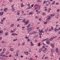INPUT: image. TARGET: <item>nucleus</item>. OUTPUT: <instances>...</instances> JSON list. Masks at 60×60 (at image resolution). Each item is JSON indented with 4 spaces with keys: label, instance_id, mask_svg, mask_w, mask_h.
<instances>
[{
    "label": "nucleus",
    "instance_id": "nucleus-1",
    "mask_svg": "<svg viewBox=\"0 0 60 60\" xmlns=\"http://www.w3.org/2000/svg\"><path fill=\"white\" fill-rule=\"evenodd\" d=\"M46 4L47 5H48L50 4V1H46Z\"/></svg>",
    "mask_w": 60,
    "mask_h": 60
},
{
    "label": "nucleus",
    "instance_id": "nucleus-2",
    "mask_svg": "<svg viewBox=\"0 0 60 60\" xmlns=\"http://www.w3.org/2000/svg\"><path fill=\"white\" fill-rule=\"evenodd\" d=\"M29 22V21L27 20L26 21V22H25L24 25H27V24Z\"/></svg>",
    "mask_w": 60,
    "mask_h": 60
},
{
    "label": "nucleus",
    "instance_id": "nucleus-3",
    "mask_svg": "<svg viewBox=\"0 0 60 60\" xmlns=\"http://www.w3.org/2000/svg\"><path fill=\"white\" fill-rule=\"evenodd\" d=\"M39 33H44V31H43V30H41H41L40 29H39Z\"/></svg>",
    "mask_w": 60,
    "mask_h": 60
},
{
    "label": "nucleus",
    "instance_id": "nucleus-4",
    "mask_svg": "<svg viewBox=\"0 0 60 60\" xmlns=\"http://www.w3.org/2000/svg\"><path fill=\"white\" fill-rule=\"evenodd\" d=\"M32 29L31 27L30 28L28 29V31H29V32H30V31H32Z\"/></svg>",
    "mask_w": 60,
    "mask_h": 60
},
{
    "label": "nucleus",
    "instance_id": "nucleus-5",
    "mask_svg": "<svg viewBox=\"0 0 60 60\" xmlns=\"http://www.w3.org/2000/svg\"><path fill=\"white\" fill-rule=\"evenodd\" d=\"M51 52L52 53H54V50L52 49H51Z\"/></svg>",
    "mask_w": 60,
    "mask_h": 60
},
{
    "label": "nucleus",
    "instance_id": "nucleus-6",
    "mask_svg": "<svg viewBox=\"0 0 60 60\" xmlns=\"http://www.w3.org/2000/svg\"><path fill=\"white\" fill-rule=\"evenodd\" d=\"M47 44H48L49 45V44L50 43V42L49 41V40H47Z\"/></svg>",
    "mask_w": 60,
    "mask_h": 60
},
{
    "label": "nucleus",
    "instance_id": "nucleus-7",
    "mask_svg": "<svg viewBox=\"0 0 60 60\" xmlns=\"http://www.w3.org/2000/svg\"><path fill=\"white\" fill-rule=\"evenodd\" d=\"M7 10V8H5L4 9V11L6 12Z\"/></svg>",
    "mask_w": 60,
    "mask_h": 60
},
{
    "label": "nucleus",
    "instance_id": "nucleus-8",
    "mask_svg": "<svg viewBox=\"0 0 60 60\" xmlns=\"http://www.w3.org/2000/svg\"><path fill=\"white\" fill-rule=\"evenodd\" d=\"M24 53H25L26 55H28V52H24Z\"/></svg>",
    "mask_w": 60,
    "mask_h": 60
},
{
    "label": "nucleus",
    "instance_id": "nucleus-9",
    "mask_svg": "<svg viewBox=\"0 0 60 60\" xmlns=\"http://www.w3.org/2000/svg\"><path fill=\"white\" fill-rule=\"evenodd\" d=\"M30 43L31 44L30 45L31 46H33L34 45V44L32 43V41L30 42Z\"/></svg>",
    "mask_w": 60,
    "mask_h": 60
},
{
    "label": "nucleus",
    "instance_id": "nucleus-10",
    "mask_svg": "<svg viewBox=\"0 0 60 60\" xmlns=\"http://www.w3.org/2000/svg\"><path fill=\"white\" fill-rule=\"evenodd\" d=\"M56 52L58 53V49L57 48L56 49Z\"/></svg>",
    "mask_w": 60,
    "mask_h": 60
},
{
    "label": "nucleus",
    "instance_id": "nucleus-11",
    "mask_svg": "<svg viewBox=\"0 0 60 60\" xmlns=\"http://www.w3.org/2000/svg\"><path fill=\"white\" fill-rule=\"evenodd\" d=\"M4 14L3 12H1L0 13V15H2L3 14Z\"/></svg>",
    "mask_w": 60,
    "mask_h": 60
},
{
    "label": "nucleus",
    "instance_id": "nucleus-12",
    "mask_svg": "<svg viewBox=\"0 0 60 60\" xmlns=\"http://www.w3.org/2000/svg\"><path fill=\"white\" fill-rule=\"evenodd\" d=\"M30 26V24H29L27 26V28H29V26Z\"/></svg>",
    "mask_w": 60,
    "mask_h": 60
},
{
    "label": "nucleus",
    "instance_id": "nucleus-13",
    "mask_svg": "<svg viewBox=\"0 0 60 60\" xmlns=\"http://www.w3.org/2000/svg\"><path fill=\"white\" fill-rule=\"evenodd\" d=\"M51 46L52 47V48H54V45L53 44H51Z\"/></svg>",
    "mask_w": 60,
    "mask_h": 60
},
{
    "label": "nucleus",
    "instance_id": "nucleus-14",
    "mask_svg": "<svg viewBox=\"0 0 60 60\" xmlns=\"http://www.w3.org/2000/svg\"><path fill=\"white\" fill-rule=\"evenodd\" d=\"M3 33V31L2 30H0V34H2Z\"/></svg>",
    "mask_w": 60,
    "mask_h": 60
},
{
    "label": "nucleus",
    "instance_id": "nucleus-15",
    "mask_svg": "<svg viewBox=\"0 0 60 60\" xmlns=\"http://www.w3.org/2000/svg\"><path fill=\"white\" fill-rule=\"evenodd\" d=\"M55 15V14H53L52 15H51L50 16H51V17H53V16H54Z\"/></svg>",
    "mask_w": 60,
    "mask_h": 60
},
{
    "label": "nucleus",
    "instance_id": "nucleus-16",
    "mask_svg": "<svg viewBox=\"0 0 60 60\" xmlns=\"http://www.w3.org/2000/svg\"><path fill=\"white\" fill-rule=\"evenodd\" d=\"M22 22L25 23L26 22V20L25 19H24L22 21Z\"/></svg>",
    "mask_w": 60,
    "mask_h": 60
},
{
    "label": "nucleus",
    "instance_id": "nucleus-17",
    "mask_svg": "<svg viewBox=\"0 0 60 60\" xmlns=\"http://www.w3.org/2000/svg\"><path fill=\"white\" fill-rule=\"evenodd\" d=\"M17 39H13V41H17Z\"/></svg>",
    "mask_w": 60,
    "mask_h": 60
},
{
    "label": "nucleus",
    "instance_id": "nucleus-18",
    "mask_svg": "<svg viewBox=\"0 0 60 60\" xmlns=\"http://www.w3.org/2000/svg\"><path fill=\"white\" fill-rule=\"evenodd\" d=\"M32 14H33V13H32V12H31L29 13V15H30L31 14L32 15Z\"/></svg>",
    "mask_w": 60,
    "mask_h": 60
},
{
    "label": "nucleus",
    "instance_id": "nucleus-19",
    "mask_svg": "<svg viewBox=\"0 0 60 60\" xmlns=\"http://www.w3.org/2000/svg\"><path fill=\"white\" fill-rule=\"evenodd\" d=\"M10 50H11V51H12L13 50V49L12 48H11L10 49Z\"/></svg>",
    "mask_w": 60,
    "mask_h": 60
},
{
    "label": "nucleus",
    "instance_id": "nucleus-20",
    "mask_svg": "<svg viewBox=\"0 0 60 60\" xmlns=\"http://www.w3.org/2000/svg\"><path fill=\"white\" fill-rule=\"evenodd\" d=\"M8 33L7 32L5 33V35H8Z\"/></svg>",
    "mask_w": 60,
    "mask_h": 60
},
{
    "label": "nucleus",
    "instance_id": "nucleus-21",
    "mask_svg": "<svg viewBox=\"0 0 60 60\" xmlns=\"http://www.w3.org/2000/svg\"><path fill=\"white\" fill-rule=\"evenodd\" d=\"M20 20H22V17H20L19 18Z\"/></svg>",
    "mask_w": 60,
    "mask_h": 60
},
{
    "label": "nucleus",
    "instance_id": "nucleus-22",
    "mask_svg": "<svg viewBox=\"0 0 60 60\" xmlns=\"http://www.w3.org/2000/svg\"><path fill=\"white\" fill-rule=\"evenodd\" d=\"M51 18V17H50V16H49L48 17V19H50Z\"/></svg>",
    "mask_w": 60,
    "mask_h": 60
},
{
    "label": "nucleus",
    "instance_id": "nucleus-23",
    "mask_svg": "<svg viewBox=\"0 0 60 60\" xmlns=\"http://www.w3.org/2000/svg\"><path fill=\"white\" fill-rule=\"evenodd\" d=\"M54 31L55 32H56L57 31V30L56 29V27L54 29Z\"/></svg>",
    "mask_w": 60,
    "mask_h": 60
},
{
    "label": "nucleus",
    "instance_id": "nucleus-24",
    "mask_svg": "<svg viewBox=\"0 0 60 60\" xmlns=\"http://www.w3.org/2000/svg\"><path fill=\"white\" fill-rule=\"evenodd\" d=\"M53 40V38H50L49 41H51Z\"/></svg>",
    "mask_w": 60,
    "mask_h": 60
},
{
    "label": "nucleus",
    "instance_id": "nucleus-25",
    "mask_svg": "<svg viewBox=\"0 0 60 60\" xmlns=\"http://www.w3.org/2000/svg\"><path fill=\"white\" fill-rule=\"evenodd\" d=\"M53 40V38H50L49 41H51Z\"/></svg>",
    "mask_w": 60,
    "mask_h": 60
},
{
    "label": "nucleus",
    "instance_id": "nucleus-26",
    "mask_svg": "<svg viewBox=\"0 0 60 60\" xmlns=\"http://www.w3.org/2000/svg\"><path fill=\"white\" fill-rule=\"evenodd\" d=\"M24 6V5L23 4H22L21 6V7H23V6Z\"/></svg>",
    "mask_w": 60,
    "mask_h": 60
},
{
    "label": "nucleus",
    "instance_id": "nucleus-27",
    "mask_svg": "<svg viewBox=\"0 0 60 60\" xmlns=\"http://www.w3.org/2000/svg\"><path fill=\"white\" fill-rule=\"evenodd\" d=\"M38 34L40 36L42 35V33H39Z\"/></svg>",
    "mask_w": 60,
    "mask_h": 60
},
{
    "label": "nucleus",
    "instance_id": "nucleus-28",
    "mask_svg": "<svg viewBox=\"0 0 60 60\" xmlns=\"http://www.w3.org/2000/svg\"><path fill=\"white\" fill-rule=\"evenodd\" d=\"M25 44V42H24L22 43V46H24V45Z\"/></svg>",
    "mask_w": 60,
    "mask_h": 60
},
{
    "label": "nucleus",
    "instance_id": "nucleus-29",
    "mask_svg": "<svg viewBox=\"0 0 60 60\" xmlns=\"http://www.w3.org/2000/svg\"><path fill=\"white\" fill-rule=\"evenodd\" d=\"M49 31L50 32H51L52 31L51 29H50L49 30Z\"/></svg>",
    "mask_w": 60,
    "mask_h": 60
},
{
    "label": "nucleus",
    "instance_id": "nucleus-30",
    "mask_svg": "<svg viewBox=\"0 0 60 60\" xmlns=\"http://www.w3.org/2000/svg\"><path fill=\"white\" fill-rule=\"evenodd\" d=\"M25 38L26 39H27L28 38V37L26 36V37H25Z\"/></svg>",
    "mask_w": 60,
    "mask_h": 60
},
{
    "label": "nucleus",
    "instance_id": "nucleus-31",
    "mask_svg": "<svg viewBox=\"0 0 60 60\" xmlns=\"http://www.w3.org/2000/svg\"><path fill=\"white\" fill-rule=\"evenodd\" d=\"M43 15H44L45 16V15L46 14L45 13H44L42 14Z\"/></svg>",
    "mask_w": 60,
    "mask_h": 60
},
{
    "label": "nucleus",
    "instance_id": "nucleus-32",
    "mask_svg": "<svg viewBox=\"0 0 60 60\" xmlns=\"http://www.w3.org/2000/svg\"><path fill=\"white\" fill-rule=\"evenodd\" d=\"M42 51V49H41L40 50V53Z\"/></svg>",
    "mask_w": 60,
    "mask_h": 60
},
{
    "label": "nucleus",
    "instance_id": "nucleus-33",
    "mask_svg": "<svg viewBox=\"0 0 60 60\" xmlns=\"http://www.w3.org/2000/svg\"><path fill=\"white\" fill-rule=\"evenodd\" d=\"M51 29L52 30H54V29H53V27H51Z\"/></svg>",
    "mask_w": 60,
    "mask_h": 60
},
{
    "label": "nucleus",
    "instance_id": "nucleus-34",
    "mask_svg": "<svg viewBox=\"0 0 60 60\" xmlns=\"http://www.w3.org/2000/svg\"><path fill=\"white\" fill-rule=\"evenodd\" d=\"M28 7H30V4H28Z\"/></svg>",
    "mask_w": 60,
    "mask_h": 60
},
{
    "label": "nucleus",
    "instance_id": "nucleus-35",
    "mask_svg": "<svg viewBox=\"0 0 60 60\" xmlns=\"http://www.w3.org/2000/svg\"><path fill=\"white\" fill-rule=\"evenodd\" d=\"M30 9V8L29 7H28L26 8V10H28V9Z\"/></svg>",
    "mask_w": 60,
    "mask_h": 60
},
{
    "label": "nucleus",
    "instance_id": "nucleus-36",
    "mask_svg": "<svg viewBox=\"0 0 60 60\" xmlns=\"http://www.w3.org/2000/svg\"><path fill=\"white\" fill-rule=\"evenodd\" d=\"M12 11H15V9H14V8H12Z\"/></svg>",
    "mask_w": 60,
    "mask_h": 60
},
{
    "label": "nucleus",
    "instance_id": "nucleus-37",
    "mask_svg": "<svg viewBox=\"0 0 60 60\" xmlns=\"http://www.w3.org/2000/svg\"><path fill=\"white\" fill-rule=\"evenodd\" d=\"M38 46H40V45H41V44H40V43H39L38 44Z\"/></svg>",
    "mask_w": 60,
    "mask_h": 60
},
{
    "label": "nucleus",
    "instance_id": "nucleus-38",
    "mask_svg": "<svg viewBox=\"0 0 60 60\" xmlns=\"http://www.w3.org/2000/svg\"><path fill=\"white\" fill-rule=\"evenodd\" d=\"M4 51H3L2 52V54H4Z\"/></svg>",
    "mask_w": 60,
    "mask_h": 60
},
{
    "label": "nucleus",
    "instance_id": "nucleus-39",
    "mask_svg": "<svg viewBox=\"0 0 60 60\" xmlns=\"http://www.w3.org/2000/svg\"><path fill=\"white\" fill-rule=\"evenodd\" d=\"M37 1L38 2H40V3H41V1H40L39 0H37Z\"/></svg>",
    "mask_w": 60,
    "mask_h": 60
},
{
    "label": "nucleus",
    "instance_id": "nucleus-40",
    "mask_svg": "<svg viewBox=\"0 0 60 60\" xmlns=\"http://www.w3.org/2000/svg\"><path fill=\"white\" fill-rule=\"evenodd\" d=\"M38 4H37L35 5H34V6H38Z\"/></svg>",
    "mask_w": 60,
    "mask_h": 60
},
{
    "label": "nucleus",
    "instance_id": "nucleus-41",
    "mask_svg": "<svg viewBox=\"0 0 60 60\" xmlns=\"http://www.w3.org/2000/svg\"><path fill=\"white\" fill-rule=\"evenodd\" d=\"M49 18L47 19H46L47 21H49Z\"/></svg>",
    "mask_w": 60,
    "mask_h": 60
},
{
    "label": "nucleus",
    "instance_id": "nucleus-42",
    "mask_svg": "<svg viewBox=\"0 0 60 60\" xmlns=\"http://www.w3.org/2000/svg\"><path fill=\"white\" fill-rule=\"evenodd\" d=\"M2 43H4V41H2Z\"/></svg>",
    "mask_w": 60,
    "mask_h": 60
},
{
    "label": "nucleus",
    "instance_id": "nucleus-43",
    "mask_svg": "<svg viewBox=\"0 0 60 60\" xmlns=\"http://www.w3.org/2000/svg\"><path fill=\"white\" fill-rule=\"evenodd\" d=\"M17 27H19V26H20V25L19 24H18L17 26Z\"/></svg>",
    "mask_w": 60,
    "mask_h": 60
},
{
    "label": "nucleus",
    "instance_id": "nucleus-44",
    "mask_svg": "<svg viewBox=\"0 0 60 60\" xmlns=\"http://www.w3.org/2000/svg\"><path fill=\"white\" fill-rule=\"evenodd\" d=\"M5 19H6V18H4L3 19V20H5Z\"/></svg>",
    "mask_w": 60,
    "mask_h": 60
},
{
    "label": "nucleus",
    "instance_id": "nucleus-45",
    "mask_svg": "<svg viewBox=\"0 0 60 60\" xmlns=\"http://www.w3.org/2000/svg\"><path fill=\"white\" fill-rule=\"evenodd\" d=\"M54 37V38L55 39V38H56L57 37V36H53Z\"/></svg>",
    "mask_w": 60,
    "mask_h": 60
},
{
    "label": "nucleus",
    "instance_id": "nucleus-46",
    "mask_svg": "<svg viewBox=\"0 0 60 60\" xmlns=\"http://www.w3.org/2000/svg\"><path fill=\"white\" fill-rule=\"evenodd\" d=\"M52 3V5H53V4H54L55 3V1L53 2Z\"/></svg>",
    "mask_w": 60,
    "mask_h": 60
},
{
    "label": "nucleus",
    "instance_id": "nucleus-47",
    "mask_svg": "<svg viewBox=\"0 0 60 60\" xmlns=\"http://www.w3.org/2000/svg\"><path fill=\"white\" fill-rule=\"evenodd\" d=\"M49 40V38H47L45 39V41H47V40Z\"/></svg>",
    "mask_w": 60,
    "mask_h": 60
},
{
    "label": "nucleus",
    "instance_id": "nucleus-48",
    "mask_svg": "<svg viewBox=\"0 0 60 60\" xmlns=\"http://www.w3.org/2000/svg\"><path fill=\"white\" fill-rule=\"evenodd\" d=\"M33 34V33L32 32H31L30 33V34Z\"/></svg>",
    "mask_w": 60,
    "mask_h": 60
},
{
    "label": "nucleus",
    "instance_id": "nucleus-49",
    "mask_svg": "<svg viewBox=\"0 0 60 60\" xmlns=\"http://www.w3.org/2000/svg\"><path fill=\"white\" fill-rule=\"evenodd\" d=\"M17 52L18 53H19V50H17Z\"/></svg>",
    "mask_w": 60,
    "mask_h": 60
},
{
    "label": "nucleus",
    "instance_id": "nucleus-50",
    "mask_svg": "<svg viewBox=\"0 0 60 60\" xmlns=\"http://www.w3.org/2000/svg\"><path fill=\"white\" fill-rule=\"evenodd\" d=\"M36 33V32H33V34H35V33Z\"/></svg>",
    "mask_w": 60,
    "mask_h": 60
},
{
    "label": "nucleus",
    "instance_id": "nucleus-51",
    "mask_svg": "<svg viewBox=\"0 0 60 60\" xmlns=\"http://www.w3.org/2000/svg\"><path fill=\"white\" fill-rule=\"evenodd\" d=\"M16 56H18V53H16Z\"/></svg>",
    "mask_w": 60,
    "mask_h": 60
},
{
    "label": "nucleus",
    "instance_id": "nucleus-52",
    "mask_svg": "<svg viewBox=\"0 0 60 60\" xmlns=\"http://www.w3.org/2000/svg\"><path fill=\"white\" fill-rule=\"evenodd\" d=\"M14 26V25L12 24V25H11V26Z\"/></svg>",
    "mask_w": 60,
    "mask_h": 60
},
{
    "label": "nucleus",
    "instance_id": "nucleus-53",
    "mask_svg": "<svg viewBox=\"0 0 60 60\" xmlns=\"http://www.w3.org/2000/svg\"><path fill=\"white\" fill-rule=\"evenodd\" d=\"M19 20H20L19 19H17V21H19Z\"/></svg>",
    "mask_w": 60,
    "mask_h": 60
},
{
    "label": "nucleus",
    "instance_id": "nucleus-54",
    "mask_svg": "<svg viewBox=\"0 0 60 60\" xmlns=\"http://www.w3.org/2000/svg\"><path fill=\"white\" fill-rule=\"evenodd\" d=\"M45 39H44L42 41V42H43V41H45Z\"/></svg>",
    "mask_w": 60,
    "mask_h": 60
},
{
    "label": "nucleus",
    "instance_id": "nucleus-55",
    "mask_svg": "<svg viewBox=\"0 0 60 60\" xmlns=\"http://www.w3.org/2000/svg\"><path fill=\"white\" fill-rule=\"evenodd\" d=\"M47 22H44V24H47Z\"/></svg>",
    "mask_w": 60,
    "mask_h": 60
},
{
    "label": "nucleus",
    "instance_id": "nucleus-56",
    "mask_svg": "<svg viewBox=\"0 0 60 60\" xmlns=\"http://www.w3.org/2000/svg\"><path fill=\"white\" fill-rule=\"evenodd\" d=\"M14 34L12 33L11 34V35H12V36H13V35H14Z\"/></svg>",
    "mask_w": 60,
    "mask_h": 60
},
{
    "label": "nucleus",
    "instance_id": "nucleus-57",
    "mask_svg": "<svg viewBox=\"0 0 60 60\" xmlns=\"http://www.w3.org/2000/svg\"><path fill=\"white\" fill-rule=\"evenodd\" d=\"M59 4V3H57L56 4V5H58Z\"/></svg>",
    "mask_w": 60,
    "mask_h": 60
},
{
    "label": "nucleus",
    "instance_id": "nucleus-58",
    "mask_svg": "<svg viewBox=\"0 0 60 60\" xmlns=\"http://www.w3.org/2000/svg\"><path fill=\"white\" fill-rule=\"evenodd\" d=\"M11 54H10L9 55V57H11Z\"/></svg>",
    "mask_w": 60,
    "mask_h": 60
},
{
    "label": "nucleus",
    "instance_id": "nucleus-59",
    "mask_svg": "<svg viewBox=\"0 0 60 60\" xmlns=\"http://www.w3.org/2000/svg\"><path fill=\"white\" fill-rule=\"evenodd\" d=\"M48 57H45V59H48Z\"/></svg>",
    "mask_w": 60,
    "mask_h": 60
},
{
    "label": "nucleus",
    "instance_id": "nucleus-60",
    "mask_svg": "<svg viewBox=\"0 0 60 60\" xmlns=\"http://www.w3.org/2000/svg\"><path fill=\"white\" fill-rule=\"evenodd\" d=\"M17 12H18V13H19V12H20V11H17Z\"/></svg>",
    "mask_w": 60,
    "mask_h": 60
},
{
    "label": "nucleus",
    "instance_id": "nucleus-61",
    "mask_svg": "<svg viewBox=\"0 0 60 60\" xmlns=\"http://www.w3.org/2000/svg\"><path fill=\"white\" fill-rule=\"evenodd\" d=\"M39 21H41V18H40L39 19Z\"/></svg>",
    "mask_w": 60,
    "mask_h": 60
},
{
    "label": "nucleus",
    "instance_id": "nucleus-62",
    "mask_svg": "<svg viewBox=\"0 0 60 60\" xmlns=\"http://www.w3.org/2000/svg\"><path fill=\"white\" fill-rule=\"evenodd\" d=\"M32 5L31 8H32V7H33V6H34V5Z\"/></svg>",
    "mask_w": 60,
    "mask_h": 60
},
{
    "label": "nucleus",
    "instance_id": "nucleus-63",
    "mask_svg": "<svg viewBox=\"0 0 60 60\" xmlns=\"http://www.w3.org/2000/svg\"><path fill=\"white\" fill-rule=\"evenodd\" d=\"M11 33H13V31H12V30H11Z\"/></svg>",
    "mask_w": 60,
    "mask_h": 60
},
{
    "label": "nucleus",
    "instance_id": "nucleus-64",
    "mask_svg": "<svg viewBox=\"0 0 60 60\" xmlns=\"http://www.w3.org/2000/svg\"><path fill=\"white\" fill-rule=\"evenodd\" d=\"M45 3H46V1H45L44 2V4H45Z\"/></svg>",
    "mask_w": 60,
    "mask_h": 60
}]
</instances>
